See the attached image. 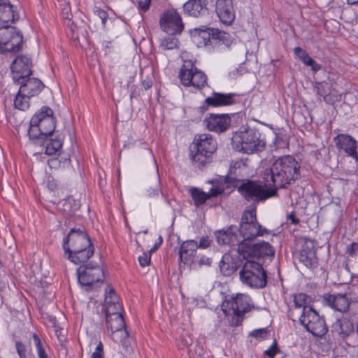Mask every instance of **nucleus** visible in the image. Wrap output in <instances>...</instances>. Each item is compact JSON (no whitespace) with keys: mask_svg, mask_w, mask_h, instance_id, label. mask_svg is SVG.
<instances>
[{"mask_svg":"<svg viewBox=\"0 0 358 358\" xmlns=\"http://www.w3.org/2000/svg\"><path fill=\"white\" fill-rule=\"evenodd\" d=\"M92 358H104L103 345L101 341H99L95 351L92 353Z\"/></svg>","mask_w":358,"mask_h":358,"instance_id":"nucleus-53","label":"nucleus"},{"mask_svg":"<svg viewBox=\"0 0 358 358\" xmlns=\"http://www.w3.org/2000/svg\"><path fill=\"white\" fill-rule=\"evenodd\" d=\"M64 257L75 264H85L94 255V247L87 233L72 228L63 240Z\"/></svg>","mask_w":358,"mask_h":358,"instance_id":"nucleus-2","label":"nucleus"},{"mask_svg":"<svg viewBox=\"0 0 358 358\" xmlns=\"http://www.w3.org/2000/svg\"><path fill=\"white\" fill-rule=\"evenodd\" d=\"M50 169H57L62 167V160L59 158H52L48 161Z\"/></svg>","mask_w":358,"mask_h":358,"instance_id":"nucleus-57","label":"nucleus"},{"mask_svg":"<svg viewBox=\"0 0 358 358\" xmlns=\"http://www.w3.org/2000/svg\"><path fill=\"white\" fill-rule=\"evenodd\" d=\"M317 94L323 96L324 101H327V96L329 94V87L327 83L321 82L316 85Z\"/></svg>","mask_w":358,"mask_h":358,"instance_id":"nucleus-44","label":"nucleus"},{"mask_svg":"<svg viewBox=\"0 0 358 358\" xmlns=\"http://www.w3.org/2000/svg\"><path fill=\"white\" fill-rule=\"evenodd\" d=\"M215 12L223 24H231L235 19L232 0H217Z\"/></svg>","mask_w":358,"mask_h":358,"instance_id":"nucleus-24","label":"nucleus"},{"mask_svg":"<svg viewBox=\"0 0 358 358\" xmlns=\"http://www.w3.org/2000/svg\"><path fill=\"white\" fill-rule=\"evenodd\" d=\"M20 15L10 0H0V27L15 23Z\"/></svg>","mask_w":358,"mask_h":358,"instance_id":"nucleus-26","label":"nucleus"},{"mask_svg":"<svg viewBox=\"0 0 358 358\" xmlns=\"http://www.w3.org/2000/svg\"><path fill=\"white\" fill-rule=\"evenodd\" d=\"M238 253L248 260H255L263 266L272 262L275 257V249L268 243L261 241L257 243L242 241L238 248Z\"/></svg>","mask_w":358,"mask_h":358,"instance_id":"nucleus-5","label":"nucleus"},{"mask_svg":"<svg viewBox=\"0 0 358 358\" xmlns=\"http://www.w3.org/2000/svg\"><path fill=\"white\" fill-rule=\"evenodd\" d=\"M194 76L192 80V84L190 87H194L196 90H201L207 85L208 78L207 76L201 70L194 69Z\"/></svg>","mask_w":358,"mask_h":358,"instance_id":"nucleus-37","label":"nucleus"},{"mask_svg":"<svg viewBox=\"0 0 358 358\" xmlns=\"http://www.w3.org/2000/svg\"><path fill=\"white\" fill-rule=\"evenodd\" d=\"M28 136L29 140L35 145H44L48 136L41 130L39 124L33 122V117L29 122V128L28 129Z\"/></svg>","mask_w":358,"mask_h":358,"instance_id":"nucleus-32","label":"nucleus"},{"mask_svg":"<svg viewBox=\"0 0 358 358\" xmlns=\"http://www.w3.org/2000/svg\"><path fill=\"white\" fill-rule=\"evenodd\" d=\"M57 158H59L62 160V167L64 168L66 166H69L71 162L70 156L69 155H59V157Z\"/></svg>","mask_w":358,"mask_h":358,"instance_id":"nucleus-61","label":"nucleus"},{"mask_svg":"<svg viewBox=\"0 0 358 358\" xmlns=\"http://www.w3.org/2000/svg\"><path fill=\"white\" fill-rule=\"evenodd\" d=\"M324 298L334 309L340 312H345L348 310L350 301L346 292L338 293L334 295L327 294V296H324Z\"/></svg>","mask_w":358,"mask_h":358,"instance_id":"nucleus-29","label":"nucleus"},{"mask_svg":"<svg viewBox=\"0 0 358 358\" xmlns=\"http://www.w3.org/2000/svg\"><path fill=\"white\" fill-rule=\"evenodd\" d=\"M23 34L10 24L0 27V53H16L22 50Z\"/></svg>","mask_w":358,"mask_h":358,"instance_id":"nucleus-8","label":"nucleus"},{"mask_svg":"<svg viewBox=\"0 0 358 358\" xmlns=\"http://www.w3.org/2000/svg\"><path fill=\"white\" fill-rule=\"evenodd\" d=\"M103 308L105 313L123 311L120 299L117 292H105Z\"/></svg>","mask_w":358,"mask_h":358,"instance_id":"nucleus-33","label":"nucleus"},{"mask_svg":"<svg viewBox=\"0 0 358 358\" xmlns=\"http://www.w3.org/2000/svg\"><path fill=\"white\" fill-rule=\"evenodd\" d=\"M33 122H37L41 130L48 136H53L56 127V117L48 106H43L33 115Z\"/></svg>","mask_w":358,"mask_h":358,"instance_id":"nucleus-16","label":"nucleus"},{"mask_svg":"<svg viewBox=\"0 0 358 358\" xmlns=\"http://www.w3.org/2000/svg\"><path fill=\"white\" fill-rule=\"evenodd\" d=\"M141 84L145 90H149L152 87L153 85V81L151 77L148 76L146 78L143 79L141 82Z\"/></svg>","mask_w":358,"mask_h":358,"instance_id":"nucleus-59","label":"nucleus"},{"mask_svg":"<svg viewBox=\"0 0 358 358\" xmlns=\"http://www.w3.org/2000/svg\"><path fill=\"white\" fill-rule=\"evenodd\" d=\"M331 331L342 339L356 336L357 331H355V327L352 322L347 317H341L336 320L331 327Z\"/></svg>","mask_w":358,"mask_h":358,"instance_id":"nucleus-23","label":"nucleus"},{"mask_svg":"<svg viewBox=\"0 0 358 358\" xmlns=\"http://www.w3.org/2000/svg\"><path fill=\"white\" fill-rule=\"evenodd\" d=\"M20 85V92L27 96L34 97L38 96L44 88L45 85L41 80L36 78L27 77L22 79L19 83H15Z\"/></svg>","mask_w":358,"mask_h":358,"instance_id":"nucleus-25","label":"nucleus"},{"mask_svg":"<svg viewBox=\"0 0 358 358\" xmlns=\"http://www.w3.org/2000/svg\"><path fill=\"white\" fill-rule=\"evenodd\" d=\"M32 338L38 358H48V355L45 350V348L41 343L39 336L36 334H33Z\"/></svg>","mask_w":358,"mask_h":358,"instance_id":"nucleus-43","label":"nucleus"},{"mask_svg":"<svg viewBox=\"0 0 358 358\" xmlns=\"http://www.w3.org/2000/svg\"><path fill=\"white\" fill-rule=\"evenodd\" d=\"M184 13L189 16L199 17L207 10L206 0H188L183 5Z\"/></svg>","mask_w":358,"mask_h":358,"instance_id":"nucleus-31","label":"nucleus"},{"mask_svg":"<svg viewBox=\"0 0 358 358\" xmlns=\"http://www.w3.org/2000/svg\"><path fill=\"white\" fill-rule=\"evenodd\" d=\"M213 41L216 44L229 47L233 42V38L229 33L215 29Z\"/></svg>","mask_w":358,"mask_h":358,"instance_id":"nucleus-36","label":"nucleus"},{"mask_svg":"<svg viewBox=\"0 0 358 358\" xmlns=\"http://www.w3.org/2000/svg\"><path fill=\"white\" fill-rule=\"evenodd\" d=\"M231 143L236 150L248 155L262 152L266 145V141L259 131L251 127L236 131Z\"/></svg>","mask_w":358,"mask_h":358,"instance_id":"nucleus-4","label":"nucleus"},{"mask_svg":"<svg viewBox=\"0 0 358 358\" xmlns=\"http://www.w3.org/2000/svg\"><path fill=\"white\" fill-rule=\"evenodd\" d=\"M279 352L277 342L274 341L271 347L264 351V355L270 358H273L275 355Z\"/></svg>","mask_w":358,"mask_h":358,"instance_id":"nucleus-50","label":"nucleus"},{"mask_svg":"<svg viewBox=\"0 0 358 358\" xmlns=\"http://www.w3.org/2000/svg\"><path fill=\"white\" fill-rule=\"evenodd\" d=\"M151 3V0H138V8L141 11L146 12L149 10Z\"/></svg>","mask_w":358,"mask_h":358,"instance_id":"nucleus-56","label":"nucleus"},{"mask_svg":"<svg viewBox=\"0 0 358 358\" xmlns=\"http://www.w3.org/2000/svg\"><path fill=\"white\" fill-rule=\"evenodd\" d=\"M338 150H343L348 156L358 161L357 141L348 134H338L334 138Z\"/></svg>","mask_w":358,"mask_h":358,"instance_id":"nucleus-22","label":"nucleus"},{"mask_svg":"<svg viewBox=\"0 0 358 358\" xmlns=\"http://www.w3.org/2000/svg\"><path fill=\"white\" fill-rule=\"evenodd\" d=\"M32 338L38 358H48V355L45 350V348L41 343L39 336L36 334H33Z\"/></svg>","mask_w":358,"mask_h":358,"instance_id":"nucleus-42","label":"nucleus"},{"mask_svg":"<svg viewBox=\"0 0 358 358\" xmlns=\"http://www.w3.org/2000/svg\"><path fill=\"white\" fill-rule=\"evenodd\" d=\"M294 52L296 57H297L301 61L307 56L308 52L301 48V47H296L294 49Z\"/></svg>","mask_w":358,"mask_h":358,"instance_id":"nucleus-58","label":"nucleus"},{"mask_svg":"<svg viewBox=\"0 0 358 358\" xmlns=\"http://www.w3.org/2000/svg\"><path fill=\"white\" fill-rule=\"evenodd\" d=\"M287 220L293 224H298L300 222V220L296 217V213L294 211L287 215Z\"/></svg>","mask_w":358,"mask_h":358,"instance_id":"nucleus-60","label":"nucleus"},{"mask_svg":"<svg viewBox=\"0 0 358 358\" xmlns=\"http://www.w3.org/2000/svg\"><path fill=\"white\" fill-rule=\"evenodd\" d=\"M300 323L313 336L322 337L327 332L324 320L313 307L305 308L299 317Z\"/></svg>","mask_w":358,"mask_h":358,"instance_id":"nucleus-10","label":"nucleus"},{"mask_svg":"<svg viewBox=\"0 0 358 358\" xmlns=\"http://www.w3.org/2000/svg\"><path fill=\"white\" fill-rule=\"evenodd\" d=\"M313 301V297L307 295L305 292H297L294 294V302L296 307H303V310L306 307H311L310 303Z\"/></svg>","mask_w":358,"mask_h":358,"instance_id":"nucleus-39","label":"nucleus"},{"mask_svg":"<svg viewBox=\"0 0 358 358\" xmlns=\"http://www.w3.org/2000/svg\"><path fill=\"white\" fill-rule=\"evenodd\" d=\"M222 310L226 315L230 311L245 313L250 310V299L244 293L237 292L235 296H231L230 299L227 296H222Z\"/></svg>","mask_w":358,"mask_h":358,"instance_id":"nucleus-12","label":"nucleus"},{"mask_svg":"<svg viewBox=\"0 0 358 358\" xmlns=\"http://www.w3.org/2000/svg\"><path fill=\"white\" fill-rule=\"evenodd\" d=\"M45 146V153L48 155H54L59 152L63 145L64 139L60 135L48 136Z\"/></svg>","mask_w":358,"mask_h":358,"instance_id":"nucleus-34","label":"nucleus"},{"mask_svg":"<svg viewBox=\"0 0 358 358\" xmlns=\"http://www.w3.org/2000/svg\"><path fill=\"white\" fill-rule=\"evenodd\" d=\"M308 66H310L312 71H313L314 72H317V71H320L322 69L321 64H318L313 59H311V61L308 64Z\"/></svg>","mask_w":358,"mask_h":358,"instance_id":"nucleus-62","label":"nucleus"},{"mask_svg":"<svg viewBox=\"0 0 358 358\" xmlns=\"http://www.w3.org/2000/svg\"><path fill=\"white\" fill-rule=\"evenodd\" d=\"M159 25L167 34H180L184 30V23L180 15L175 9L164 11L159 19Z\"/></svg>","mask_w":358,"mask_h":358,"instance_id":"nucleus-13","label":"nucleus"},{"mask_svg":"<svg viewBox=\"0 0 358 358\" xmlns=\"http://www.w3.org/2000/svg\"><path fill=\"white\" fill-rule=\"evenodd\" d=\"M198 246L197 242L194 240H187L183 241L178 251L180 260L183 264L191 266L196 261V253Z\"/></svg>","mask_w":358,"mask_h":358,"instance_id":"nucleus-20","label":"nucleus"},{"mask_svg":"<svg viewBox=\"0 0 358 358\" xmlns=\"http://www.w3.org/2000/svg\"><path fill=\"white\" fill-rule=\"evenodd\" d=\"M105 317L106 327L110 331L113 340L117 342L121 338L128 336L122 311L105 313Z\"/></svg>","mask_w":358,"mask_h":358,"instance_id":"nucleus-14","label":"nucleus"},{"mask_svg":"<svg viewBox=\"0 0 358 358\" xmlns=\"http://www.w3.org/2000/svg\"><path fill=\"white\" fill-rule=\"evenodd\" d=\"M15 348L20 358H27L26 347L22 342L15 341Z\"/></svg>","mask_w":358,"mask_h":358,"instance_id":"nucleus-49","label":"nucleus"},{"mask_svg":"<svg viewBox=\"0 0 358 358\" xmlns=\"http://www.w3.org/2000/svg\"><path fill=\"white\" fill-rule=\"evenodd\" d=\"M211 243H212V241L210 239V238L208 236H203L200 239L199 243H197L198 249L199 248H202V249L208 248V247L210 246Z\"/></svg>","mask_w":358,"mask_h":358,"instance_id":"nucleus-54","label":"nucleus"},{"mask_svg":"<svg viewBox=\"0 0 358 358\" xmlns=\"http://www.w3.org/2000/svg\"><path fill=\"white\" fill-rule=\"evenodd\" d=\"M250 335L256 338L266 339L269 335L268 328H262L253 330Z\"/></svg>","mask_w":358,"mask_h":358,"instance_id":"nucleus-45","label":"nucleus"},{"mask_svg":"<svg viewBox=\"0 0 358 358\" xmlns=\"http://www.w3.org/2000/svg\"><path fill=\"white\" fill-rule=\"evenodd\" d=\"M94 13L101 20L102 24L105 26L107 19L108 17V13L99 7H95L94 10Z\"/></svg>","mask_w":358,"mask_h":358,"instance_id":"nucleus-48","label":"nucleus"},{"mask_svg":"<svg viewBox=\"0 0 358 358\" xmlns=\"http://www.w3.org/2000/svg\"><path fill=\"white\" fill-rule=\"evenodd\" d=\"M308 66H310L312 71H313L314 72H317V71H320L322 69L321 64H318L313 59H311V61L308 64Z\"/></svg>","mask_w":358,"mask_h":358,"instance_id":"nucleus-63","label":"nucleus"},{"mask_svg":"<svg viewBox=\"0 0 358 358\" xmlns=\"http://www.w3.org/2000/svg\"><path fill=\"white\" fill-rule=\"evenodd\" d=\"M220 269L224 276H230L235 273L241 266V261L229 254H224L220 262Z\"/></svg>","mask_w":358,"mask_h":358,"instance_id":"nucleus-28","label":"nucleus"},{"mask_svg":"<svg viewBox=\"0 0 358 358\" xmlns=\"http://www.w3.org/2000/svg\"><path fill=\"white\" fill-rule=\"evenodd\" d=\"M204 122L208 130L216 133H222L229 127L231 118L228 114L211 113L205 118Z\"/></svg>","mask_w":358,"mask_h":358,"instance_id":"nucleus-19","label":"nucleus"},{"mask_svg":"<svg viewBox=\"0 0 358 358\" xmlns=\"http://www.w3.org/2000/svg\"><path fill=\"white\" fill-rule=\"evenodd\" d=\"M32 60L26 55H17L10 64L11 76L15 83H19L32 75Z\"/></svg>","mask_w":358,"mask_h":358,"instance_id":"nucleus-15","label":"nucleus"},{"mask_svg":"<svg viewBox=\"0 0 358 358\" xmlns=\"http://www.w3.org/2000/svg\"><path fill=\"white\" fill-rule=\"evenodd\" d=\"M160 41V48L164 50H173L179 48V40L176 37L178 34H168Z\"/></svg>","mask_w":358,"mask_h":358,"instance_id":"nucleus-35","label":"nucleus"},{"mask_svg":"<svg viewBox=\"0 0 358 358\" xmlns=\"http://www.w3.org/2000/svg\"><path fill=\"white\" fill-rule=\"evenodd\" d=\"M212 263V259L209 257H206L205 256L198 257H196V261H195L194 264H198L199 266H210Z\"/></svg>","mask_w":358,"mask_h":358,"instance_id":"nucleus-55","label":"nucleus"},{"mask_svg":"<svg viewBox=\"0 0 358 358\" xmlns=\"http://www.w3.org/2000/svg\"><path fill=\"white\" fill-rule=\"evenodd\" d=\"M239 95L236 93H221L213 92L210 96L207 97L204 102L207 106L220 107L235 104L238 102Z\"/></svg>","mask_w":358,"mask_h":358,"instance_id":"nucleus-21","label":"nucleus"},{"mask_svg":"<svg viewBox=\"0 0 358 358\" xmlns=\"http://www.w3.org/2000/svg\"><path fill=\"white\" fill-rule=\"evenodd\" d=\"M238 227L230 225L227 229H222L215 232L217 242L219 245L230 246H239L242 241L240 240Z\"/></svg>","mask_w":358,"mask_h":358,"instance_id":"nucleus-18","label":"nucleus"},{"mask_svg":"<svg viewBox=\"0 0 358 358\" xmlns=\"http://www.w3.org/2000/svg\"><path fill=\"white\" fill-rule=\"evenodd\" d=\"M31 98L20 93L19 90L14 99L15 108L23 111L27 110L30 106L29 100Z\"/></svg>","mask_w":358,"mask_h":358,"instance_id":"nucleus-41","label":"nucleus"},{"mask_svg":"<svg viewBox=\"0 0 358 358\" xmlns=\"http://www.w3.org/2000/svg\"><path fill=\"white\" fill-rule=\"evenodd\" d=\"M238 191L248 201H263L278 194V191H276L275 188H272L271 187L264 188L257 182L252 180L243 183L238 187Z\"/></svg>","mask_w":358,"mask_h":358,"instance_id":"nucleus-11","label":"nucleus"},{"mask_svg":"<svg viewBox=\"0 0 358 358\" xmlns=\"http://www.w3.org/2000/svg\"><path fill=\"white\" fill-rule=\"evenodd\" d=\"M225 187H212L209 192H207L209 199L216 197L224 192Z\"/></svg>","mask_w":358,"mask_h":358,"instance_id":"nucleus-51","label":"nucleus"},{"mask_svg":"<svg viewBox=\"0 0 358 358\" xmlns=\"http://www.w3.org/2000/svg\"><path fill=\"white\" fill-rule=\"evenodd\" d=\"M77 270L78 280L81 286L97 289L103 283L104 273L103 269L97 264L92 262L82 264Z\"/></svg>","mask_w":358,"mask_h":358,"instance_id":"nucleus-9","label":"nucleus"},{"mask_svg":"<svg viewBox=\"0 0 358 358\" xmlns=\"http://www.w3.org/2000/svg\"><path fill=\"white\" fill-rule=\"evenodd\" d=\"M150 259H151V255L149 254L148 252V253L144 252L143 254V255H141L138 257V262H139L140 265L142 267H145V266L149 265L150 262Z\"/></svg>","mask_w":358,"mask_h":358,"instance_id":"nucleus-52","label":"nucleus"},{"mask_svg":"<svg viewBox=\"0 0 358 358\" xmlns=\"http://www.w3.org/2000/svg\"><path fill=\"white\" fill-rule=\"evenodd\" d=\"M194 69H197L191 60H186L181 66L178 78L180 83L185 87H190L194 76Z\"/></svg>","mask_w":358,"mask_h":358,"instance_id":"nucleus-30","label":"nucleus"},{"mask_svg":"<svg viewBox=\"0 0 358 358\" xmlns=\"http://www.w3.org/2000/svg\"><path fill=\"white\" fill-rule=\"evenodd\" d=\"M238 229L240 236L243 238L242 241L246 242H250L258 236H263L269 234L266 228L263 227L258 223L255 208L246 210L243 212Z\"/></svg>","mask_w":358,"mask_h":358,"instance_id":"nucleus-7","label":"nucleus"},{"mask_svg":"<svg viewBox=\"0 0 358 358\" xmlns=\"http://www.w3.org/2000/svg\"><path fill=\"white\" fill-rule=\"evenodd\" d=\"M189 192L196 207H199L209 199L207 192H204L196 187H192Z\"/></svg>","mask_w":358,"mask_h":358,"instance_id":"nucleus-40","label":"nucleus"},{"mask_svg":"<svg viewBox=\"0 0 358 358\" xmlns=\"http://www.w3.org/2000/svg\"><path fill=\"white\" fill-rule=\"evenodd\" d=\"M48 187L50 190L51 191H54L57 189V181L55 180L54 179H52V180H49L48 181Z\"/></svg>","mask_w":358,"mask_h":358,"instance_id":"nucleus-64","label":"nucleus"},{"mask_svg":"<svg viewBox=\"0 0 358 358\" xmlns=\"http://www.w3.org/2000/svg\"><path fill=\"white\" fill-rule=\"evenodd\" d=\"M208 182L211 184L213 187H225V186L229 187V185L236 187L238 180L227 175L226 176L220 177L219 178L210 180Z\"/></svg>","mask_w":358,"mask_h":358,"instance_id":"nucleus-38","label":"nucleus"},{"mask_svg":"<svg viewBox=\"0 0 358 358\" xmlns=\"http://www.w3.org/2000/svg\"><path fill=\"white\" fill-rule=\"evenodd\" d=\"M214 30V28L205 26L194 29L191 31L193 43L198 48L207 46L213 40Z\"/></svg>","mask_w":358,"mask_h":358,"instance_id":"nucleus-27","label":"nucleus"},{"mask_svg":"<svg viewBox=\"0 0 358 358\" xmlns=\"http://www.w3.org/2000/svg\"><path fill=\"white\" fill-rule=\"evenodd\" d=\"M241 281L250 288L261 289L266 286L267 273L261 263L248 259L239 272Z\"/></svg>","mask_w":358,"mask_h":358,"instance_id":"nucleus-6","label":"nucleus"},{"mask_svg":"<svg viewBox=\"0 0 358 358\" xmlns=\"http://www.w3.org/2000/svg\"><path fill=\"white\" fill-rule=\"evenodd\" d=\"M233 313V316L231 320L229 321L230 325L232 327H238L241 324L243 317V315L244 313H238L236 311H231Z\"/></svg>","mask_w":358,"mask_h":358,"instance_id":"nucleus-46","label":"nucleus"},{"mask_svg":"<svg viewBox=\"0 0 358 358\" xmlns=\"http://www.w3.org/2000/svg\"><path fill=\"white\" fill-rule=\"evenodd\" d=\"M262 178L266 186L288 189L301 178V165L290 155L273 157L270 166L265 169Z\"/></svg>","mask_w":358,"mask_h":358,"instance_id":"nucleus-1","label":"nucleus"},{"mask_svg":"<svg viewBox=\"0 0 358 358\" xmlns=\"http://www.w3.org/2000/svg\"><path fill=\"white\" fill-rule=\"evenodd\" d=\"M299 261L308 268L317 266L315 242L310 238H304L299 252Z\"/></svg>","mask_w":358,"mask_h":358,"instance_id":"nucleus-17","label":"nucleus"},{"mask_svg":"<svg viewBox=\"0 0 358 358\" xmlns=\"http://www.w3.org/2000/svg\"><path fill=\"white\" fill-rule=\"evenodd\" d=\"M346 254L350 257H355L358 254V242H352L346 247Z\"/></svg>","mask_w":358,"mask_h":358,"instance_id":"nucleus-47","label":"nucleus"},{"mask_svg":"<svg viewBox=\"0 0 358 358\" xmlns=\"http://www.w3.org/2000/svg\"><path fill=\"white\" fill-rule=\"evenodd\" d=\"M216 150L217 142L212 135L196 134L189 146V159L194 166L202 170L213 162Z\"/></svg>","mask_w":358,"mask_h":358,"instance_id":"nucleus-3","label":"nucleus"}]
</instances>
